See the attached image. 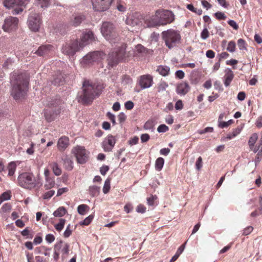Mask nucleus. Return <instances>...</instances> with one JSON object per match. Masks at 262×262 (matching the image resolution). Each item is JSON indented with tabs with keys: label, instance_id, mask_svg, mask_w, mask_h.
I'll list each match as a JSON object with an SVG mask.
<instances>
[{
	"label": "nucleus",
	"instance_id": "5701e85b",
	"mask_svg": "<svg viewBox=\"0 0 262 262\" xmlns=\"http://www.w3.org/2000/svg\"><path fill=\"white\" fill-rule=\"evenodd\" d=\"M53 46L50 45L40 46L36 51V53L39 56L47 55L53 50Z\"/></svg>",
	"mask_w": 262,
	"mask_h": 262
},
{
	"label": "nucleus",
	"instance_id": "9b49d317",
	"mask_svg": "<svg viewBox=\"0 0 262 262\" xmlns=\"http://www.w3.org/2000/svg\"><path fill=\"white\" fill-rule=\"evenodd\" d=\"M18 19L16 17L9 16L5 18L2 28L5 32H12L17 29Z\"/></svg>",
	"mask_w": 262,
	"mask_h": 262
},
{
	"label": "nucleus",
	"instance_id": "ddd939ff",
	"mask_svg": "<svg viewBox=\"0 0 262 262\" xmlns=\"http://www.w3.org/2000/svg\"><path fill=\"white\" fill-rule=\"evenodd\" d=\"M142 16L139 13L128 15L125 20L126 24L131 27H139L142 24Z\"/></svg>",
	"mask_w": 262,
	"mask_h": 262
},
{
	"label": "nucleus",
	"instance_id": "72a5a7b5",
	"mask_svg": "<svg viewBox=\"0 0 262 262\" xmlns=\"http://www.w3.org/2000/svg\"><path fill=\"white\" fill-rule=\"evenodd\" d=\"M258 139V135L256 133H253L250 137L248 140V145L249 147H253Z\"/></svg>",
	"mask_w": 262,
	"mask_h": 262
},
{
	"label": "nucleus",
	"instance_id": "f704fd0d",
	"mask_svg": "<svg viewBox=\"0 0 262 262\" xmlns=\"http://www.w3.org/2000/svg\"><path fill=\"white\" fill-rule=\"evenodd\" d=\"M52 168L53 171L54 173L57 176H60L61 174L62 171L61 168L59 167L58 164L54 162L52 164Z\"/></svg>",
	"mask_w": 262,
	"mask_h": 262
},
{
	"label": "nucleus",
	"instance_id": "bb28decb",
	"mask_svg": "<svg viewBox=\"0 0 262 262\" xmlns=\"http://www.w3.org/2000/svg\"><path fill=\"white\" fill-rule=\"evenodd\" d=\"M157 71L163 76H166L169 73L170 68L166 66H159L157 69Z\"/></svg>",
	"mask_w": 262,
	"mask_h": 262
},
{
	"label": "nucleus",
	"instance_id": "6e6552de",
	"mask_svg": "<svg viewBox=\"0 0 262 262\" xmlns=\"http://www.w3.org/2000/svg\"><path fill=\"white\" fill-rule=\"evenodd\" d=\"M71 153L76 158L78 164H85L89 159L90 152L84 146L77 145L73 147L71 150Z\"/></svg>",
	"mask_w": 262,
	"mask_h": 262
},
{
	"label": "nucleus",
	"instance_id": "a19ab883",
	"mask_svg": "<svg viewBox=\"0 0 262 262\" xmlns=\"http://www.w3.org/2000/svg\"><path fill=\"white\" fill-rule=\"evenodd\" d=\"M110 184H111L110 180L109 179H106L104 182V186H103V189H102L103 192L104 194H106L108 192V191L110 189Z\"/></svg>",
	"mask_w": 262,
	"mask_h": 262
},
{
	"label": "nucleus",
	"instance_id": "0eeeda50",
	"mask_svg": "<svg viewBox=\"0 0 262 262\" xmlns=\"http://www.w3.org/2000/svg\"><path fill=\"white\" fill-rule=\"evenodd\" d=\"M125 45L121 44L117 48L115 49V51L108 54L107 60L110 67H113L123 59L125 54Z\"/></svg>",
	"mask_w": 262,
	"mask_h": 262
},
{
	"label": "nucleus",
	"instance_id": "bf43d9fd",
	"mask_svg": "<svg viewBox=\"0 0 262 262\" xmlns=\"http://www.w3.org/2000/svg\"><path fill=\"white\" fill-rule=\"evenodd\" d=\"M139 141V138L137 136H135L133 138L130 139L128 141V144L131 145H134L137 144Z\"/></svg>",
	"mask_w": 262,
	"mask_h": 262
},
{
	"label": "nucleus",
	"instance_id": "4c0bfd02",
	"mask_svg": "<svg viewBox=\"0 0 262 262\" xmlns=\"http://www.w3.org/2000/svg\"><path fill=\"white\" fill-rule=\"evenodd\" d=\"M55 183L54 180L51 179L47 178L45 187L46 189H50L54 187Z\"/></svg>",
	"mask_w": 262,
	"mask_h": 262
},
{
	"label": "nucleus",
	"instance_id": "e433bc0d",
	"mask_svg": "<svg viewBox=\"0 0 262 262\" xmlns=\"http://www.w3.org/2000/svg\"><path fill=\"white\" fill-rule=\"evenodd\" d=\"M89 208V207L85 204H82L78 206L77 208V211L79 214L84 215L85 214L86 210Z\"/></svg>",
	"mask_w": 262,
	"mask_h": 262
},
{
	"label": "nucleus",
	"instance_id": "a18cd8bd",
	"mask_svg": "<svg viewBox=\"0 0 262 262\" xmlns=\"http://www.w3.org/2000/svg\"><path fill=\"white\" fill-rule=\"evenodd\" d=\"M235 47L236 45L235 42L230 41L228 44L227 50L231 53L234 52L235 50Z\"/></svg>",
	"mask_w": 262,
	"mask_h": 262
},
{
	"label": "nucleus",
	"instance_id": "412c9836",
	"mask_svg": "<svg viewBox=\"0 0 262 262\" xmlns=\"http://www.w3.org/2000/svg\"><path fill=\"white\" fill-rule=\"evenodd\" d=\"M69 145V139L66 136L60 138L57 142V147L59 151H64Z\"/></svg>",
	"mask_w": 262,
	"mask_h": 262
},
{
	"label": "nucleus",
	"instance_id": "aec40b11",
	"mask_svg": "<svg viewBox=\"0 0 262 262\" xmlns=\"http://www.w3.org/2000/svg\"><path fill=\"white\" fill-rule=\"evenodd\" d=\"M62 161H63V166L66 170L71 171L73 169L74 162L72 157L67 155H64L62 158Z\"/></svg>",
	"mask_w": 262,
	"mask_h": 262
},
{
	"label": "nucleus",
	"instance_id": "c756f323",
	"mask_svg": "<svg viewBox=\"0 0 262 262\" xmlns=\"http://www.w3.org/2000/svg\"><path fill=\"white\" fill-rule=\"evenodd\" d=\"M164 160L163 158L159 157L156 160L155 162V169L157 171H160L164 165Z\"/></svg>",
	"mask_w": 262,
	"mask_h": 262
},
{
	"label": "nucleus",
	"instance_id": "dca6fc26",
	"mask_svg": "<svg viewBox=\"0 0 262 262\" xmlns=\"http://www.w3.org/2000/svg\"><path fill=\"white\" fill-rule=\"evenodd\" d=\"M95 40V37L93 33L91 31L83 32L80 41L78 42L81 49H83L85 46L92 43Z\"/></svg>",
	"mask_w": 262,
	"mask_h": 262
},
{
	"label": "nucleus",
	"instance_id": "4d7b16f0",
	"mask_svg": "<svg viewBox=\"0 0 262 262\" xmlns=\"http://www.w3.org/2000/svg\"><path fill=\"white\" fill-rule=\"evenodd\" d=\"M146 210V207L142 204H139L137 206L136 211L138 213H143L145 212Z\"/></svg>",
	"mask_w": 262,
	"mask_h": 262
},
{
	"label": "nucleus",
	"instance_id": "39448f33",
	"mask_svg": "<svg viewBox=\"0 0 262 262\" xmlns=\"http://www.w3.org/2000/svg\"><path fill=\"white\" fill-rule=\"evenodd\" d=\"M101 32L104 37L111 44L119 42L120 37L118 33L112 23H103L101 27Z\"/></svg>",
	"mask_w": 262,
	"mask_h": 262
},
{
	"label": "nucleus",
	"instance_id": "49530a36",
	"mask_svg": "<svg viewBox=\"0 0 262 262\" xmlns=\"http://www.w3.org/2000/svg\"><path fill=\"white\" fill-rule=\"evenodd\" d=\"M157 199V196L156 195H151L149 198H147V202L148 205L152 206L155 204V201Z\"/></svg>",
	"mask_w": 262,
	"mask_h": 262
},
{
	"label": "nucleus",
	"instance_id": "2eb2a0df",
	"mask_svg": "<svg viewBox=\"0 0 262 262\" xmlns=\"http://www.w3.org/2000/svg\"><path fill=\"white\" fill-rule=\"evenodd\" d=\"M40 24V18L38 14L33 13L30 15L28 19V25L32 31H38Z\"/></svg>",
	"mask_w": 262,
	"mask_h": 262
},
{
	"label": "nucleus",
	"instance_id": "13d9d810",
	"mask_svg": "<svg viewBox=\"0 0 262 262\" xmlns=\"http://www.w3.org/2000/svg\"><path fill=\"white\" fill-rule=\"evenodd\" d=\"M55 194V191L51 190L46 192L43 195L44 199H49Z\"/></svg>",
	"mask_w": 262,
	"mask_h": 262
},
{
	"label": "nucleus",
	"instance_id": "de8ad7c7",
	"mask_svg": "<svg viewBox=\"0 0 262 262\" xmlns=\"http://www.w3.org/2000/svg\"><path fill=\"white\" fill-rule=\"evenodd\" d=\"M233 122V121L232 119L229 120L227 122L221 121V122H220L219 124H218V125H219V127H220V128H223L228 127L231 123H232Z\"/></svg>",
	"mask_w": 262,
	"mask_h": 262
},
{
	"label": "nucleus",
	"instance_id": "f3484780",
	"mask_svg": "<svg viewBox=\"0 0 262 262\" xmlns=\"http://www.w3.org/2000/svg\"><path fill=\"white\" fill-rule=\"evenodd\" d=\"M116 143V139L112 135H108L103 141L102 147L105 152L111 151Z\"/></svg>",
	"mask_w": 262,
	"mask_h": 262
},
{
	"label": "nucleus",
	"instance_id": "7c9ffc66",
	"mask_svg": "<svg viewBox=\"0 0 262 262\" xmlns=\"http://www.w3.org/2000/svg\"><path fill=\"white\" fill-rule=\"evenodd\" d=\"M67 213V210L64 207H60L55 210L54 213V216L56 217H62Z\"/></svg>",
	"mask_w": 262,
	"mask_h": 262
},
{
	"label": "nucleus",
	"instance_id": "393cba45",
	"mask_svg": "<svg viewBox=\"0 0 262 262\" xmlns=\"http://www.w3.org/2000/svg\"><path fill=\"white\" fill-rule=\"evenodd\" d=\"M56 243L60 244V250L62 254V257L63 258L64 256L69 253V245L68 243L63 242L62 241H59Z\"/></svg>",
	"mask_w": 262,
	"mask_h": 262
},
{
	"label": "nucleus",
	"instance_id": "69168bd1",
	"mask_svg": "<svg viewBox=\"0 0 262 262\" xmlns=\"http://www.w3.org/2000/svg\"><path fill=\"white\" fill-rule=\"evenodd\" d=\"M228 24L234 30H237L238 29V25L234 20H229L228 21Z\"/></svg>",
	"mask_w": 262,
	"mask_h": 262
},
{
	"label": "nucleus",
	"instance_id": "cd10ccee",
	"mask_svg": "<svg viewBox=\"0 0 262 262\" xmlns=\"http://www.w3.org/2000/svg\"><path fill=\"white\" fill-rule=\"evenodd\" d=\"M35 4L42 8H46L50 6L51 0H35Z\"/></svg>",
	"mask_w": 262,
	"mask_h": 262
},
{
	"label": "nucleus",
	"instance_id": "09e8293b",
	"mask_svg": "<svg viewBox=\"0 0 262 262\" xmlns=\"http://www.w3.org/2000/svg\"><path fill=\"white\" fill-rule=\"evenodd\" d=\"M64 79L63 76L60 75L59 77H56L54 78L52 83L55 85H60L62 84L63 82Z\"/></svg>",
	"mask_w": 262,
	"mask_h": 262
},
{
	"label": "nucleus",
	"instance_id": "052dcab7",
	"mask_svg": "<svg viewBox=\"0 0 262 262\" xmlns=\"http://www.w3.org/2000/svg\"><path fill=\"white\" fill-rule=\"evenodd\" d=\"M11 209V206L9 203H5L1 208V210L4 212H6Z\"/></svg>",
	"mask_w": 262,
	"mask_h": 262
},
{
	"label": "nucleus",
	"instance_id": "338daca9",
	"mask_svg": "<svg viewBox=\"0 0 262 262\" xmlns=\"http://www.w3.org/2000/svg\"><path fill=\"white\" fill-rule=\"evenodd\" d=\"M175 74L176 76L180 79H183L185 76L184 72L181 70L177 71Z\"/></svg>",
	"mask_w": 262,
	"mask_h": 262
},
{
	"label": "nucleus",
	"instance_id": "423d86ee",
	"mask_svg": "<svg viewBox=\"0 0 262 262\" xmlns=\"http://www.w3.org/2000/svg\"><path fill=\"white\" fill-rule=\"evenodd\" d=\"M162 37L168 49H172L180 42L181 36L179 31L170 29L162 32Z\"/></svg>",
	"mask_w": 262,
	"mask_h": 262
},
{
	"label": "nucleus",
	"instance_id": "7ed1b4c3",
	"mask_svg": "<svg viewBox=\"0 0 262 262\" xmlns=\"http://www.w3.org/2000/svg\"><path fill=\"white\" fill-rule=\"evenodd\" d=\"M174 20L173 13L169 10L159 9L156 11L154 15L147 20L148 27L165 26L169 24Z\"/></svg>",
	"mask_w": 262,
	"mask_h": 262
},
{
	"label": "nucleus",
	"instance_id": "79ce46f5",
	"mask_svg": "<svg viewBox=\"0 0 262 262\" xmlns=\"http://www.w3.org/2000/svg\"><path fill=\"white\" fill-rule=\"evenodd\" d=\"M187 8L190 11L194 12L198 15H201L202 13V10L201 9L195 8L192 4L187 5Z\"/></svg>",
	"mask_w": 262,
	"mask_h": 262
},
{
	"label": "nucleus",
	"instance_id": "1a4fd4ad",
	"mask_svg": "<svg viewBox=\"0 0 262 262\" xmlns=\"http://www.w3.org/2000/svg\"><path fill=\"white\" fill-rule=\"evenodd\" d=\"M105 55V54L101 51L90 52L82 58L81 63L83 65H86L98 62L103 59Z\"/></svg>",
	"mask_w": 262,
	"mask_h": 262
},
{
	"label": "nucleus",
	"instance_id": "20e7f679",
	"mask_svg": "<svg viewBox=\"0 0 262 262\" xmlns=\"http://www.w3.org/2000/svg\"><path fill=\"white\" fill-rule=\"evenodd\" d=\"M17 180L20 187L29 190L39 188L42 185L40 178L39 176H35L31 172H23L20 174Z\"/></svg>",
	"mask_w": 262,
	"mask_h": 262
},
{
	"label": "nucleus",
	"instance_id": "c03bdc74",
	"mask_svg": "<svg viewBox=\"0 0 262 262\" xmlns=\"http://www.w3.org/2000/svg\"><path fill=\"white\" fill-rule=\"evenodd\" d=\"M66 220L63 219H60L58 224L55 225V228L57 231H61L64 227Z\"/></svg>",
	"mask_w": 262,
	"mask_h": 262
},
{
	"label": "nucleus",
	"instance_id": "774afa93",
	"mask_svg": "<svg viewBox=\"0 0 262 262\" xmlns=\"http://www.w3.org/2000/svg\"><path fill=\"white\" fill-rule=\"evenodd\" d=\"M255 124L258 128L262 127V116H260L256 119Z\"/></svg>",
	"mask_w": 262,
	"mask_h": 262
},
{
	"label": "nucleus",
	"instance_id": "58836bf2",
	"mask_svg": "<svg viewBox=\"0 0 262 262\" xmlns=\"http://www.w3.org/2000/svg\"><path fill=\"white\" fill-rule=\"evenodd\" d=\"M44 116L48 122H51L54 119V115L50 111L45 110L43 112Z\"/></svg>",
	"mask_w": 262,
	"mask_h": 262
},
{
	"label": "nucleus",
	"instance_id": "8fccbe9b",
	"mask_svg": "<svg viewBox=\"0 0 262 262\" xmlns=\"http://www.w3.org/2000/svg\"><path fill=\"white\" fill-rule=\"evenodd\" d=\"M237 46L240 50H246L245 41L243 39H239L237 41Z\"/></svg>",
	"mask_w": 262,
	"mask_h": 262
},
{
	"label": "nucleus",
	"instance_id": "603ef678",
	"mask_svg": "<svg viewBox=\"0 0 262 262\" xmlns=\"http://www.w3.org/2000/svg\"><path fill=\"white\" fill-rule=\"evenodd\" d=\"M209 36V32L206 28H204L201 33V37L203 40L206 39Z\"/></svg>",
	"mask_w": 262,
	"mask_h": 262
},
{
	"label": "nucleus",
	"instance_id": "b1692460",
	"mask_svg": "<svg viewBox=\"0 0 262 262\" xmlns=\"http://www.w3.org/2000/svg\"><path fill=\"white\" fill-rule=\"evenodd\" d=\"M84 19V17L83 15L76 14L73 15V17L71 18L70 24L73 26L77 27L81 23Z\"/></svg>",
	"mask_w": 262,
	"mask_h": 262
},
{
	"label": "nucleus",
	"instance_id": "f03ea898",
	"mask_svg": "<svg viewBox=\"0 0 262 262\" xmlns=\"http://www.w3.org/2000/svg\"><path fill=\"white\" fill-rule=\"evenodd\" d=\"M10 80L12 86L11 95L14 99L17 100L24 97L28 90V76L26 73H14Z\"/></svg>",
	"mask_w": 262,
	"mask_h": 262
},
{
	"label": "nucleus",
	"instance_id": "6ab92c4d",
	"mask_svg": "<svg viewBox=\"0 0 262 262\" xmlns=\"http://www.w3.org/2000/svg\"><path fill=\"white\" fill-rule=\"evenodd\" d=\"M190 90V87L188 83L186 82H182L178 83L176 86V91L177 93L180 96H185Z\"/></svg>",
	"mask_w": 262,
	"mask_h": 262
},
{
	"label": "nucleus",
	"instance_id": "a211bd4d",
	"mask_svg": "<svg viewBox=\"0 0 262 262\" xmlns=\"http://www.w3.org/2000/svg\"><path fill=\"white\" fill-rule=\"evenodd\" d=\"M152 77L150 75H144L140 76L139 84L142 89H147L152 85Z\"/></svg>",
	"mask_w": 262,
	"mask_h": 262
},
{
	"label": "nucleus",
	"instance_id": "c9c22d12",
	"mask_svg": "<svg viewBox=\"0 0 262 262\" xmlns=\"http://www.w3.org/2000/svg\"><path fill=\"white\" fill-rule=\"evenodd\" d=\"M143 127L145 130H148L151 132H154L155 130L154 122L150 120L146 121Z\"/></svg>",
	"mask_w": 262,
	"mask_h": 262
},
{
	"label": "nucleus",
	"instance_id": "e2e57ef3",
	"mask_svg": "<svg viewBox=\"0 0 262 262\" xmlns=\"http://www.w3.org/2000/svg\"><path fill=\"white\" fill-rule=\"evenodd\" d=\"M72 233V231L70 229V224H69L67 227L63 235L65 237H68Z\"/></svg>",
	"mask_w": 262,
	"mask_h": 262
},
{
	"label": "nucleus",
	"instance_id": "2f4dec72",
	"mask_svg": "<svg viewBox=\"0 0 262 262\" xmlns=\"http://www.w3.org/2000/svg\"><path fill=\"white\" fill-rule=\"evenodd\" d=\"M16 164L15 162H10L8 166V175L9 176H13L16 170Z\"/></svg>",
	"mask_w": 262,
	"mask_h": 262
},
{
	"label": "nucleus",
	"instance_id": "0e129e2a",
	"mask_svg": "<svg viewBox=\"0 0 262 262\" xmlns=\"http://www.w3.org/2000/svg\"><path fill=\"white\" fill-rule=\"evenodd\" d=\"M0 196L4 201L9 200L11 198L10 193L9 192H5Z\"/></svg>",
	"mask_w": 262,
	"mask_h": 262
},
{
	"label": "nucleus",
	"instance_id": "473e14b6",
	"mask_svg": "<svg viewBox=\"0 0 262 262\" xmlns=\"http://www.w3.org/2000/svg\"><path fill=\"white\" fill-rule=\"evenodd\" d=\"M60 243H56L54 245V252L53 254V257L55 260L57 261L59 258V251L60 250Z\"/></svg>",
	"mask_w": 262,
	"mask_h": 262
},
{
	"label": "nucleus",
	"instance_id": "f257e3e1",
	"mask_svg": "<svg viewBox=\"0 0 262 262\" xmlns=\"http://www.w3.org/2000/svg\"><path fill=\"white\" fill-rule=\"evenodd\" d=\"M104 88L102 83L84 80L81 91L78 94V102L84 104L91 103L94 99L100 96Z\"/></svg>",
	"mask_w": 262,
	"mask_h": 262
},
{
	"label": "nucleus",
	"instance_id": "4be33fe9",
	"mask_svg": "<svg viewBox=\"0 0 262 262\" xmlns=\"http://www.w3.org/2000/svg\"><path fill=\"white\" fill-rule=\"evenodd\" d=\"M225 74L224 76V85L227 87L230 85L231 81L234 78V74L233 71L229 68L225 70Z\"/></svg>",
	"mask_w": 262,
	"mask_h": 262
},
{
	"label": "nucleus",
	"instance_id": "5fc2aeb1",
	"mask_svg": "<svg viewBox=\"0 0 262 262\" xmlns=\"http://www.w3.org/2000/svg\"><path fill=\"white\" fill-rule=\"evenodd\" d=\"M215 17L219 20H224L226 18V16L225 14L221 12H217L214 13Z\"/></svg>",
	"mask_w": 262,
	"mask_h": 262
},
{
	"label": "nucleus",
	"instance_id": "6e6d98bb",
	"mask_svg": "<svg viewBox=\"0 0 262 262\" xmlns=\"http://www.w3.org/2000/svg\"><path fill=\"white\" fill-rule=\"evenodd\" d=\"M45 239L49 244L53 243L55 240V236L52 234H48L46 235Z\"/></svg>",
	"mask_w": 262,
	"mask_h": 262
},
{
	"label": "nucleus",
	"instance_id": "ea45409f",
	"mask_svg": "<svg viewBox=\"0 0 262 262\" xmlns=\"http://www.w3.org/2000/svg\"><path fill=\"white\" fill-rule=\"evenodd\" d=\"M94 217L93 214H91L89 216L86 217L83 221L80 222V225L87 226L90 224L92 221Z\"/></svg>",
	"mask_w": 262,
	"mask_h": 262
},
{
	"label": "nucleus",
	"instance_id": "f8f14e48",
	"mask_svg": "<svg viewBox=\"0 0 262 262\" xmlns=\"http://www.w3.org/2000/svg\"><path fill=\"white\" fill-rule=\"evenodd\" d=\"M80 49H81L79 46L78 41L76 40L63 46L62 52L63 54L71 56H73L76 52Z\"/></svg>",
	"mask_w": 262,
	"mask_h": 262
},
{
	"label": "nucleus",
	"instance_id": "864d4df0",
	"mask_svg": "<svg viewBox=\"0 0 262 262\" xmlns=\"http://www.w3.org/2000/svg\"><path fill=\"white\" fill-rule=\"evenodd\" d=\"M203 162H202V158L201 157H199L195 163V167L198 170H200L201 168L202 167Z\"/></svg>",
	"mask_w": 262,
	"mask_h": 262
},
{
	"label": "nucleus",
	"instance_id": "4468645a",
	"mask_svg": "<svg viewBox=\"0 0 262 262\" xmlns=\"http://www.w3.org/2000/svg\"><path fill=\"white\" fill-rule=\"evenodd\" d=\"M95 11L103 12L107 10L113 0H91Z\"/></svg>",
	"mask_w": 262,
	"mask_h": 262
},
{
	"label": "nucleus",
	"instance_id": "3c124183",
	"mask_svg": "<svg viewBox=\"0 0 262 262\" xmlns=\"http://www.w3.org/2000/svg\"><path fill=\"white\" fill-rule=\"evenodd\" d=\"M168 127L166 125L161 124L158 126L157 128V131L159 133H165L168 130Z\"/></svg>",
	"mask_w": 262,
	"mask_h": 262
},
{
	"label": "nucleus",
	"instance_id": "37998d69",
	"mask_svg": "<svg viewBox=\"0 0 262 262\" xmlns=\"http://www.w3.org/2000/svg\"><path fill=\"white\" fill-rule=\"evenodd\" d=\"M168 86V85L166 82L161 81L158 84V87H157L158 92H160L165 91Z\"/></svg>",
	"mask_w": 262,
	"mask_h": 262
},
{
	"label": "nucleus",
	"instance_id": "a878e982",
	"mask_svg": "<svg viewBox=\"0 0 262 262\" xmlns=\"http://www.w3.org/2000/svg\"><path fill=\"white\" fill-rule=\"evenodd\" d=\"M242 129V127H238L233 129L231 133L228 134L226 137L224 138V140H229L233 139V138L237 136L240 134Z\"/></svg>",
	"mask_w": 262,
	"mask_h": 262
},
{
	"label": "nucleus",
	"instance_id": "680f3d73",
	"mask_svg": "<svg viewBox=\"0 0 262 262\" xmlns=\"http://www.w3.org/2000/svg\"><path fill=\"white\" fill-rule=\"evenodd\" d=\"M107 117L111 121L113 125L116 124L115 116L111 112H107L106 114Z\"/></svg>",
	"mask_w": 262,
	"mask_h": 262
},
{
	"label": "nucleus",
	"instance_id": "9d476101",
	"mask_svg": "<svg viewBox=\"0 0 262 262\" xmlns=\"http://www.w3.org/2000/svg\"><path fill=\"white\" fill-rule=\"evenodd\" d=\"M4 5L8 9H12V14L17 15L21 13L25 6L22 0H5Z\"/></svg>",
	"mask_w": 262,
	"mask_h": 262
},
{
	"label": "nucleus",
	"instance_id": "c85d7f7f",
	"mask_svg": "<svg viewBox=\"0 0 262 262\" xmlns=\"http://www.w3.org/2000/svg\"><path fill=\"white\" fill-rule=\"evenodd\" d=\"M89 190L91 195L96 196L99 194L100 187L95 185L91 186L89 187Z\"/></svg>",
	"mask_w": 262,
	"mask_h": 262
}]
</instances>
